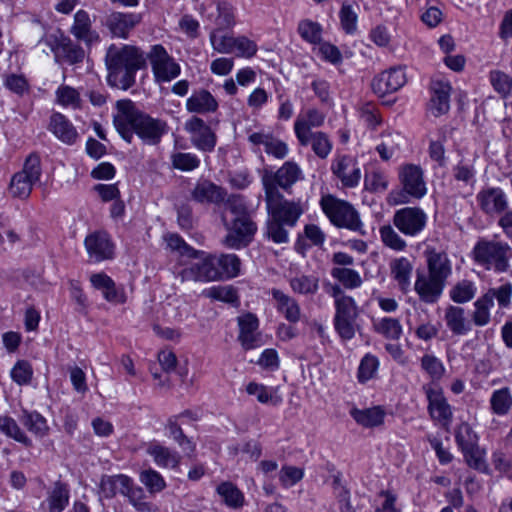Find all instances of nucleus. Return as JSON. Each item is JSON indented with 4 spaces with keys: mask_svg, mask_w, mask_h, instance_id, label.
<instances>
[{
    "mask_svg": "<svg viewBox=\"0 0 512 512\" xmlns=\"http://www.w3.org/2000/svg\"><path fill=\"white\" fill-rule=\"evenodd\" d=\"M116 108L114 126L128 143H131L133 135L136 134L144 144L158 145L168 132L169 127L165 120L153 118L140 111L131 100L117 101Z\"/></svg>",
    "mask_w": 512,
    "mask_h": 512,
    "instance_id": "f257e3e1",
    "label": "nucleus"
},
{
    "mask_svg": "<svg viewBox=\"0 0 512 512\" xmlns=\"http://www.w3.org/2000/svg\"><path fill=\"white\" fill-rule=\"evenodd\" d=\"M221 221L227 231L222 244L229 249L247 247L257 232V224L252 220L244 199L231 195L224 203Z\"/></svg>",
    "mask_w": 512,
    "mask_h": 512,
    "instance_id": "f03ea898",
    "label": "nucleus"
},
{
    "mask_svg": "<svg viewBox=\"0 0 512 512\" xmlns=\"http://www.w3.org/2000/svg\"><path fill=\"white\" fill-rule=\"evenodd\" d=\"M143 52L133 45L111 44L106 51L105 65L110 86L127 90L135 84L138 70L145 66Z\"/></svg>",
    "mask_w": 512,
    "mask_h": 512,
    "instance_id": "7ed1b4c3",
    "label": "nucleus"
},
{
    "mask_svg": "<svg viewBox=\"0 0 512 512\" xmlns=\"http://www.w3.org/2000/svg\"><path fill=\"white\" fill-rule=\"evenodd\" d=\"M474 262L485 270L507 272L512 258V247L504 241L480 238L471 252Z\"/></svg>",
    "mask_w": 512,
    "mask_h": 512,
    "instance_id": "20e7f679",
    "label": "nucleus"
},
{
    "mask_svg": "<svg viewBox=\"0 0 512 512\" xmlns=\"http://www.w3.org/2000/svg\"><path fill=\"white\" fill-rule=\"evenodd\" d=\"M320 204L333 225L364 234L360 216L350 203L328 195L322 197Z\"/></svg>",
    "mask_w": 512,
    "mask_h": 512,
    "instance_id": "39448f33",
    "label": "nucleus"
},
{
    "mask_svg": "<svg viewBox=\"0 0 512 512\" xmlns=\"http://www.w3.org/2000/svg\"><path fill=\"white\" fill-rule=\"evenodd\" d=\"M42 174L41 160L37 154H30L23 165L21 171L15 173L8 187V191L13 198L27 199L33 189V186L39 182Z\"/></svg>",
    "mask_w": 512,
    "mask_h": 512,
    "instance_id": "423d86ee",
    "label": "nucleus"
},
{
    "mask_svg": "<svg viewBox=\"0 0 512 512\" xmlns=\"http://www.w3.org/2000/svg\"><path fill=\"white\" fill-rule=\"evenodd\" d=\"M265 204L267 214L286 224L289 228L294 227L304 213L301 200H287L281 192H273L271 188L265 194Z\"/></svg>",
    "mask_w": 512,
    "mask_h": 512,
    "instance_id": "0eeeda50",
    "label": "nucleus"
},
{
    "mask_svg": "<svg viewBox=\"0 0 512 512\" xmlns=\"http://www.w3.org/2000/svg\"><path fill=\"white\" fill-rule=\"evenodd\" d=\"M358 307L352 297H342L335 301L334 328L342 340L355 336Z\"/></svg>",
    "mask_w": 512,
    "mask_h": 512,
    "instance_id": "6e6552de",
    "label": "nucleus"
},
{
    "mask_svg": "<svg viewBox=\"0 0 512 512\" xmlns=\"http://www.w3.org/2000/svg\"><path fill=\"white\" fill-rule=\"evenodd\" d=\"M152 72L157 83L170 82L177 78L181 72L178 63L168 54L166 49L160 45H153L147 54Z\"/></svg>",
    "mask_w": 512,
    "mask_h": 512,
    "instance_id": "1a4fd4ad",
    "label": "nucleus"
},
{
    "mask_svg": "<svg viewBox=\"0 0 512 512\" xmlns=\"http://www.w3.org/2000/svg\"><path fill=\"white\" fill-rule=\"evenodd\" d=\"M193 258L197 261L179 272L182 281L210 282L219 280L214 254L199 251V256Z\"/></svg>",
    "mask_w": 512,
    "mask_h": 512,
    "instance_id": "9d476101",
    "label": "nucleus"
},
{
    "mask_svg": "<svg viewBox=\"0 0 512 512\" xmlns=\"http://www.w3.org/2000/svg\"><path fill=\"white\" fill-rule=\"evenodd\" d=\"M427 215L419 207H404L395 211L393 225L408 237L418 236L426 227Z\"/></svg>",
    "mask_w": 512,
    "mask_h": 512,
    "instance_id": "9b49d317",
    "label": "nucleus"
},
{
    "mask_svg": "<svg viewBox=\"0 0 512 512\" xmlns=\"http://www.w3.org/2000/svg\"><path fill=\"white\" fill-rule=\"evenodd\" d=\"M302 178V170L298 164L286 161L275 173L266 172L262 176L264 193L267 194L270 188L273 192H280L278 187L288 190Z\"/></svg>",
    "mask_w": 512,
    "mask_h": 512,
    "instance_id": "f8f14e48",
    "label": "nucleus"
},
{
    "mask_svg": "<svg viewBox=\"0 0 512 512\" xmlns=\"http://www.w3.org/2000/svg\"><path fill=\"white\" fill-rule=\"evenodd\" d=\"M423 390L428 401V413L432 420L444 427L448 426L452 421L453 413L442 389L433 385H425Z\"/></svg>",
    "mask_w": 512,
    "mask_h": 512,
    "instance_id": "ddd939ff",
    "label": "nucleus"
},
{
    "mask_svg": "<svg viewBox=\"0 0 512 512\" xmlns=\"http://www.w3.org/2000/svg\"><path fill=\"white\" fill-rule=\"evenodd\" d=\"M400 182L403 186L400 203H407L406 195L420 199L426 194V184L423 178L422 169L414 164L403 166L399 172Z\"/></svg>",
    "mask_w": 512,
    "mask_h": 512,
    "instance_id": "4468645a",
    "label": "nucleus"
},
{
    "mask_svg": "<svg viewBox=\"0 0 512 512\" xmlns=\"http://www.w3.org/2000/svg\"><path fill=\"white\" fill-rule=\"evenodd\" d=\"M185 130L190 134V141L196 149L208 153L215 149L217 136L203 119L192 117L185 123Z\"/></svg>",
    "mask_w": 512,
    "mask_h": 512,
    "instance_id": "2eb2a0df",
    "label": "nucleus"
},
{
    "mask_svg": "<svg viewBox=\"0 0 512 512\" xmlns=\"http://www.w3.org/2000/svg\"><path fill=\"white\" fill-rule=\"evenodd\" d=\"M406 81L404 69L402 67H392L376 76L371 87L375 94L383 97L399 90L405 85Z\"/></svg>",
    "mask_w": 512,
    "mask_h": 512,
    "instance_id": "dca6fc26",
    "label": "nucleus"
},
{
    "mask_svg": "<svg viewBox=\"0 0 512 512\" xmlns=\"http://www.w3.org/2000/svg\"><path fill=\"white\" fill-rule=\"evenodd\" d=\"M331 171L344 187H356L361 179V170L357 161L348 155L336 157L332 161Z\"/></svg>",
    "mask_w": 512,
    "mask_h": 512,
    "instance_id": "f3484780",
    "label": "nucleus"
},
{
    "mask_svg": "<svg viewBox=\"0 0 512 512\" xmlns=\"http://www.w3.org/2000/svg\"><path fill=\"white\" fill-rule=\"evenodd\" d=\"M445 286L446 284L442 281L425 272L417 271L414 290L422 302L427 304L436 303L440 299Z\"/></svg>",
    "mask_w": 512,
    "mask_h": 512,
    "instance_id": "a211bd4d",
    "label": "nucleus"
},
{
    "mask_svg": "<svg viewBox=\"0 0 512 512\" xmlns=\"http://www.w3.org/2000/svg\"><path fill=\"white\" fill-rule=\"evenodd\" d=\"M199 9L217 26L216 29H227L234 25L232 7L227 2L208 0L202 3Z\"/></svg>",
    "mask_w": 512,
    "mask_h": 512,
    "instance_id": "6ab92c4d",
    "label": "nucleus"
},
{
    "mask_svg": "<svg viewBox=\"0 0 512 512\" xmlns=\"http://www.w3.org/2000/svg\"><path fill=\"white\" fill-rule=\"evenodd\" d=\"M325 115L316 108H310L305 113L298 115L294 122V132L300 145L307 143V135L314 133L313 128L323 125Z\"/></svg>",
    "mask_w": 512,
    "mask_h": 512,
    "instance_id": "aec40b11",
    "label": "nucleus"
},
{
    "mask_svg": "<svg viewBox=\"0 0 512 512\" xmlns=\"http://www.w3.org/2000/svg\"><path fill=\"white\" fill-rule=\"evenodd\" d=\"M239 326L238 341L244 350H251L260 346L258 318L252 313H246L237 318Z\"/></svg>",
    "mask_w": 512,
    "mask_h": 512,
    "instance_id": "412c9836",
    "label": "nucleus"
},
{
    "mask_svg": "<svg viewBox=\"0 0 512 512\" xmlns=\"http://www.w3.org/2000/svg\"><path fill=\"white\" fill-rule=\"evenodd\" d=\"M476 199L481 210L488 215L503 213L508 207L506 195L498 187L482 189Z\"/></svg>",
    "mask_w": 512,
    "mask_h": 512,
    "instance_id": "4be33fe9",
    "label": "nucleus"
},
{
    "mask_svg": "<svg viewBox=\"0 0 512 512\" xmlns=\"http://www.w3.org/2000/svg\"><path fill=\"white\" fill-rule=\"evenodd\" d=\"M84 244L89 257L96 262L113 258L114 246L105 232L88 235Z\"/></svg>",
    "mask_w": 512,
    "mask_h": 512,
    "instance_id": "5701e85b",
    "label": "nucleus"
},
{
    "mask_svg": "<svg viewBox=\"0 0 512 512\" xmlns=\"http://www.w3.org/2000/svg\"><path fill=\"white\" fill-rule=\"evenodd\" d=\"M431 99L429 110L435 116L439 117L446 114L450 109L451 85L447 81L433 80L430 85Z\"/></svg>",
    "mask_w": 512,
    "mask_h": 512,
    "instance_id": "b1692460",
    "label": "nucleus"
},
{
    "mask_svg": "<svg viewBox=\"0 0 512 512\" xmlns=\"http://www.w3.org/2000/svg\"><path fill=\"white\" fill-rule=\"evenodd\" d=\"M92 286L102 291L106 301L113 304H123L126 302V294L123 288L116 286L113 279L107 274L100 272L90 276Z\"/></svg>",
    "mask_w": 512,
    "mask_h": 512,
    "instance_id": "393cba45",
    "label": "nucleus"
},
{
    "mask_svg": "<svg viewBox=\"0 0 512 512\" xmlns=\"http://www.w3.org/2000/svg\"><path fill=\"white\" fill-rule=\"evenodd\" d=\"M140 21V14L113 12L107 16L105 23L113 36L126 39Z\"/></svg>",
    "mask_w": 512,
    "mask_h": 512,
    "instance_id": "a878e982",
    "label": "nucleus"
},
{
    "mask_svg": "<svg viewBox=\"0 0 512 512\" xmlns=\"http://www.w3.org/2000/svg\"><path fill=\"white\" fill-rule=\"evenodd\" d=\"M426 263H427V274L442 281L446 284L447 279L452 274L451 262L444 252H437L436 250H427Z\"/></svg>",
    "mask_w": 512,
    "mask_h": 512,
    "instance_id": "bb28decb",
    "label": "nucleus"
},
{
    "mask_svg": "<svg viewBox=\"0 0 512 512\" xmlns=\"http://www.w3.org/2000/svg\"><path fill=\"white\" fill-rule=\"evenodd\" d=\"M226 191L209 180H199L191 190V199L205 204H218L225 200Z\"/></svg>",
    "mask_w": 512,
    "mask_h": 512,
    "instance_id": "cd10ccee",
    "label": "nucleus"
},
{
    "mask_svg": "<svg viewBox=\"0 0 512 512\" xmlns=\"http://www.w3.org/2000/svg\"><path fill=\"white\" fill-rule=\"evenodd\" d=\"M55 59L70 65L81 63L85 58L84 49L69 37H61L53 48Z\"/></svg>",
    "mask_w": 512,
    "mask_h": 512,
    "instance_id": "c85d7f7f",
    "label": "nucleus"
},
{
    "mask_svg": "<svg viewBox=\"0 0 512 512\" xmlns=\"http://www.w3.org/2000/svg\"><path fill=\"white\" fill-rule=\"evenodd\" d=\"M186 108L189 112L197 114L214 113L218 109V102L208 90L200 89L194 91L187 99Z\"/></svg>",
    "mask_w": 512,
    "mask_h": 512,
    "instance_id": "c756f323",
    "label": "nucleus"
},
{
    "mask_svg": "<svg viewBox=\"0 0 512 512\" xmlns=\"http://www.w3.org/2000/svg\"><path fill=\"white\" fill-rule=\"evenodd\" d=\"M71 34L78 40L91 45L99 41V35L92 30L91 20L88 13L84 10H78L74 15V23L70 30Z\"/></svg>",
    "mask_w": 512,
    "mask_h": 512,
    "instance_id": "7c9ffc66",
    "label": "nucleus"
},
{
    "mask_svg": "<svg viewBox=\"0 0 512 512\" xmlns=\"http://www.w3.org/2000/svg\"><path fill=\"white\" fill-rule=\"evenodd\" d=\"M444 320L454 335H465L471 330V323L466 316V311L460 306L449 305L445 309Z\"/></svg>",
    "mask_w": 512,
    "mask_h": 512,
    "instance_id": "2f4dec72",
    "label": "nucleus"
},
{
    "mask_svg": "<svg viewBox=\"0 0 512 512\" xmlns=\"http://www.w3.org/2000/svg\"><path fill=\"white\" fill-rule=\"evenodd\" d=\"M49 129L59 140L69 145L75 143L78 138L75 127L61 113L52 114Z\"/></svg>",
    "mask_w": 512,
    "mask_h": 512,
    "instance_id": "473e14b6",
    "label": "nucleus"
},
{
    "mask_svg": "<svg viewBox=\"0 0 512 512\" xmlns=\"http://www.w3.org/2000/svg\"><path fill=\"white\" fill-rule=\"evenodd\" d=\"M157 466L161 468H176L178 467L181 456L168 447L159 443H151L146 450Z\"/></svg>",
    "mask_w": 512,
    "mask_h": 512,
    "instance_id": "72a5a7b5",
    "label": "nucleus"
},
{
    "mask_svg": "<svg viewBox=\"0 0 512 512\" xmlns=\"http://www.w3.org/2000/svg\"><path fill=\"white\" fill-rule=\"evenodd\" d=\"M271 294L273 299L277 302L278 311L283 313L289 322L296 323L300 320V306L293 297L279 289H272Z\"/></svg>",
    "mask_w": 512,
    "mask_h": 512,
    "instance_id": "f704fd0d",
    "label": "nucleus"
},
{
    "mask_svg": "<svg viewBox=\"0 0 512 512\" xmlns=\"http://www.w3.org/2000/svg\"><path fill=\"white\" fill-rule=\"evenodd\" d=\"M130 482L131 478L124 474L103 476L99 486L100 494L106 499L115 497L117 493L124 496Z\"/></svg>",
    "mask_w": 512,
    "mask_h": 512,
    "instance_id": "c9c22d12",
    "label": "nucleus"
},
{
    "mask_svg": "<svg viewBox=\"0 0 512 512\" xmlns=\"http://www.w3.org/2000/svg\"><path fill=\"white\" fill-rule=\"evenodd\" d=\"M490 411L499 417L508 415L512 410V391L509 387H501L492 392L489 399Z\"/></svg>",
    "mask_w": 512,
    "mask_h": 512,
    "instance_id": "e433bc0d",
    "label": "nucleus"
},
{
    "mask_svg": "<svg viewBox=\"0 0 512 512\" xmlns=\"http://www.w3.org/2000/svg\"><path fill=\"white\" fill-rule=\"evenodd\" d=\"M390 269L391 275L398 283L400 289L406 292L411 285L410 279L413 271V265L411 261L406 257L397 258L391 262Z\"/></svg>",
    "mask_w": 512,
    "mask_h": 512,
    "instance_id": "4c0bfd02",
    "label": "nucleus"
},
{
    "mask_svg": "<svg viewBox=\"0 0 512 512\" xmlns=\"http://www.w3.org/2000/svg\"><path fill=\"white\" fill-rule=\"evenodd\" d=\"M215 263L219 272V280L232 279L240 273L241 261L236 254L215 255Z\"/></svg>",
    "mask_w": 512,
    "mask_h": 512,
    "instance_id": "58836bf2",
    "label": "nucleus"
},
{
    "mask_svg": "<svg viewBox=\"0 0 512 512\" xmlns=\"http://www.w3.org/2000/svg\"><path fill=\"white\" fill-rule=\"evenodd\" d=\"M128 498L129 503L138 512H157L158 507L152 502L147 501V496L144 490L139 486H134L133 480L131 479L130 485H128L125 494Z\"/></svg>",
    "mask_w": 512,
    "mask_h": 512,
    "instance_id": "ea45409f",
    "label": "nucleus"
},
{
    "mask_svg": "<svg viewBox=\"0 0 512 512\" xmlns=\"http://www.w3.org/2000/svg\"><path fill=\"white\" fill-rule=\"evenodd\" d=\"M292 291L300 295H315L319 290V278L315 275L297 274L289 279Z\"/></svg>",
    "mask_w": 512,
    "mask_h": 512,
    "instance_id": "a19ab883",
    "label": "nucleus"
},
{
    "mask_svg": "<svg viewBox=\"0 0 512 512\" xmlns=\"http://www.w3.org/2000/svg\"><path fill=\"white\" fill-rule=\"evenodd\" d=\"M20 421L36 437L43 438L48 434L46 419L36 411L23 410Z\"/></svg>",
    "mask_w": 512,
    "mask_h": 512,
    "instance_id": "79ce46f5",
    "label": "nucleus"
},
{
    "mask_svg": "<svg viewBox=\"0 0 512 512\" xmlns=\"http://www.w3.org/2000/svg\"><path fill=\"white\" fill-rule=\"evenodd\" d=\"M350 415L360 425L364 427L379 426L384 421L385 412L380 407H372L368 409L353 408Z\"/></svg>",
    "mask_w": 512,
    "mask_h": 512,
    "instance_id": "37998d69",
    "label": "nucleus"
},
{
    "mask_svg": "<svg viewBox=\"0 0 512 512\" xmlns=\"http://www.w3.org/2000/svg\"><path fill=\"white\" fill-rule=\"evenodd\" d=\"M69 502V490L66 484L58 481L47 497L49 512H62Z\"/></svg>",
    "mask_w": 512,
    "mask_h": 512,
    "instance_id": "c03bdc74",
    "label": "nucleus"
},
{
    "mask_svg": "<svg viewBox=\"0 0 512 512\" xmlns=\"http://www.w3.org/2000/svg\"><path fill=\"white\" fill-rule=\"evenodd\" d=\"M0 432L26 447L32 446L31 439L25 434L12 417L0 416Z\"/></svg>",
    "mask_w": 512,
    "mask_h": 512,
    "instance_id": "a18cd8bd",
    "label": "nucleus"
},
{
    "mask_svg": "<svg viewBox=\"0 0 512 512\" xmlns=\"http://www.w3.org/2000/svg\"><path fill=\"white\" fill-rule=\"evenodd\" d=\"M287 227L286 224L268 215L264 228V236L276 244L287 243L289 241Z\"/></svg>",
    "mask_w": 512,
    "mask_h": 512,
    "instance_id": "49530a36",
    "label": "nucleus"
},
{
    "mask_svg": "<svg viewBox=\"0 0 512 512\" xmlns=\"http://www.w3.org/2000/svg\"><path fill=\"white\" fill-rule=\"evenodd\" d=\"M216 490L228 507L238 509L243 506L244 495L233 483L222 482L217 486Z\"/></svg>",
    "mask_w": 512,
    "mask_h": 512,
    "instance_id": "de8ad7c7",
    "label": "nucleus"
},
{
    "mask_svg": "<svg viewBox=\"0 0 512 512\" xmlns=\"http://www.w3.org/2000/svg\"><path fill=\"white\" fill-rule=\"evenodd\" d=\"M483 296L492 305L496 301L500 309H507L510 307L512 300V283L505 282L497 287L490 288Z\"/></svg>",
    "mask_w": 512,
    "mask_h": 512,
    "instance_id": "09e8293b",
    "label": "nucleus"
},
{
    "mask_svg": "<svg viewBox=\"0 0 512 512\" xmlns=\"http://www.w3.org/2000/svg\"><path fill=\"white\" fill-rule=\"evenodd\" d=\"M461 452L463 453L466 464L470 468L482 473H489V468L485 459L486 452L484 449L480 448L479 444L461 450Z\"/></svg>",
    "mask_w": 512,
    "mask_h": 512,
    "instance_id": "8fccbe9b",
    "label": "nucleus"
},
{
    "mask_svg": "<svg viewBox=\"0 0 512 512\" xmlns=\"http://www.w3.org/2000/svg\"><path fill=\"white\" fill-rule=\"evenodd\" d=\"M307 143L304 146L311 145L313 152L321 159L327 158L332 150V142L327 134L322 131H316L307 135Z\"/></svg>",
    "mask_w": 512,
    "mask_h": 512,
    "instance_id": "3c124183",
    "label": "nucleus"
},
{
    "mask_svg": "<svg viewBox=\"0 0 512 512\" xmlns=\"http://www.w3.org/2000/svg\"><path fill=\"white\" fill-rule=\"evenodd\" d=\"M165 428L169 432V436L179 445V447L187 453H192L195 449L192 441L183 433L182 428L177 422V416L170 417L167 420Z\"/></svg>",
    "mask_w": 512,
    "mask_h": 512,
    "instance_id": "603ef678",
    "label": "nucleus"
},
{
    "mask_svg": "<svg viewBox=\"0 0 512 512\" xmlns=\"http://www.w3.org/2000/svg\"><path fill=\"white\" fill-rule=\"evenodd\" d=\"M249 395L256 396L257 400L262 404H272L274 406L281 403V397L277 396L272 388H268L263 384L250 382L246 387Z\"/></svg>",
    "mask_w": 512,
    "mask_h": 512,
    "instance_id": "864d4df0",
    "label": "nucleus"
},
{
    "mask_svg": "<svg viewBox=\"0 0 512 512\" xmlns=\"http://www.w3.org/2000/svg\"><path fill=\"white\" fill-rule=\"evenodd\" d=\"M476 286L472 281L461 280L450 290L449 296L455 303H467L474 298Z\"/></svg>",
    "mask_w": 512,
    "mask_h": 512,
    "instance_id": "5fc2aeb1",
    "label": "nucleus"
},
{
    "mask_svg": "<svg viewBox=\"0 0 512 512\" xmlns=\"http://www.w3.org/2000/svg\"><path fill=\"white\" fill-rule=\"evenodd\" d=\"M374 328L387 339L398 340L402 335V325L396 318L384 317L374 323Z\"/></svg>",
    "mask_w": 512,
    "mask_h": 512,
    "instance_id": "6e6d98bb",
    "label": "nucleus"
},
{
    "mask_svg": "<svg viewBox=\"0 0 512 512\" xmlns=\"http://www.w3.org/2000/svg\"><path fill=\"white\" fill-rule=\"evenodd\" d=\"M331 276L338 280L347 289H354L362 284L360 274L356 270L350 268L333 267L331 269Z\"/></svg>",
    "mask_w": 512,
    "mask_h": 512,
    "instance_id": "4d7b16f0",
    "label": "nucleus"
},
{
    "mask_svg": "<svg viewBox=\"0 0 512 512\" xmlns=\"http://www.w3.org/2000/svg\"><path fill=\"white\" fill-rule=\"evenodd\" d=\"M379 234L384 246L400 252L407 247L406 241L399 235V233L391 225H383L379 228Z\"/></svg>",
    "mask_w": 512,
    "mask_h": 512,
    "instance_id": "13d9d810",
    "label": "nucleus"
},
{
    "mask_svg": "<svg viewBox=\"0 0 512 512\" xmlns=\"http://www.w3.org/2000/svg\"><path fill=\"white\" fill-rule=\"evenodd\" d=\"M224 29H214L211 31L209 40L212 48L222 54L233 53L235 37L223 32Z\"/></svg>",
    "mask_w": 512,
    "mask_h": 512,
    "instance_id": "bf43d9fd",
    "label": "nucleus"
},
{
    "mask_svg": "<svg viewBox=\"0 0 512 512\" xmlns=\"http://www.w3.org/2000/svg\"><path fill=\"white\" fill-rule=\"evenodd\" d=\"M455 440L460 450H464L478 444L479 437L468 423L463 422L455 431Z\"/></svg>",
    "mask_w": 512,
    "mask_h": 512,
    "instance_id": "052dcab7",
    "label": "nucleus"
},
{
    "mask_svg": "<svg viewBox=\"0 0 512 512\" xmlns=\"http://www.w3.org/2000/svg\"><path fill=\"white\" fill-rule=\"evenodd\" d=\"M206 295L213 300L239 305L237 290L233 286H214L207 290Z\"/></svg>",
    "mask_w": 512,
    "mask_h": 512,
    "instance_id": "680f3d73",
    "label": "nucleus"
},
{
    "mask_svg": "<svg viewBox=\"0 0 512 512\" xmlns=\"http://www.w3.org/2000/svg\"><path fill=\"white\" fill-rule=\"evenodd\" d=\"M493 305L483 295L474 302L472 321L476 326H486L490 320V309Z\"/></svg>",
    "mask_w": 512,
    "mask_h": 512,
    "instance_id": "e2e57ef3",
    "label": "nucleus"
},
{
    "mask_svg": "<svg viewBox=\"0 0 512 512\" xmlns=\"http://www.w3.org/2000/svg\"><path fill=\"white\" fill-rule=\"evenodd\" d=\"M173 168L180 171H192L200 166V159L193 153L176 152L171 155Z\"/></svg>",
    "mask_w": 512,
    "mask_h": 512,
    "instance_id": "0e129e2a",
    "label": "nucleus"
},
{
    "mask_svg": "<svg viewBox=\"0 0 512 512\" xmlns=\"http://www.w3.org/2000/svg\"><path fill=\"white\" fill-rule=\"evenodd\" d=\"M140 481L152 494L161 492L166 487L163 477L153 469L142 471L140 474Z\"/></svg>",
    "mask_w": 512,
    "mask_h": 512,
    "instance_id": "69168bd1",
    "label": "nucleus"
},
{
    "mask_svg": "<svg viewBox=\"0 0 512 512\" xmlns=\"http://www.w3.org/2000/svg\"><path fill=\"white\" fill-rule=\"evenodd\" d=\"M378 366V359L371 354H366L362 358L358 368L357 378L359 382L365 383L372 379L378 369Z\"/></svg>",
    "mask_w": 512,
    "mask_h": 512,
    "instance_id": "338daca9",
    "label": "nucleus"
},
{
    "mask_svg": "<svg viewBox=\"0 0 512 512\" xmlns=\"http://www.w3.org/2000/svg\"><path fill=\"white\" fill-rule=\"evenodd\" d=\"M421 367L432 380H440L445 373L443 363L434 355H424L421 358Z\"/></svg>",
    "mask_w": 512,
    "mask_h": 512,
    "instance_id": "774afa93",
    "label": "nucleus"
}]
</instances>
